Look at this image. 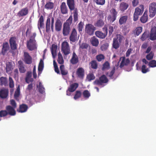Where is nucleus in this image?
<instances>
[{
    "label": "nucleus",
    "instance_id": "nucleus-20",
    "mask_svg": "<svg viewBox=\"0 0 156 156\" xmlns=\"http://www.w3.org/2000/svg\"><path fill=\"white\" fill-rule=\"evenodd\" d=\"M90 41L92 45L95 47L98 46L99 43L98 39L94 37H93L91 38Z\"/></svg>",
    "mask_w": 156,
    "mask_h": 156
},
{
    "label": "nucleus",
    "instance_id": "nucleus-31",
    "mask_svg": "<svg viewBox=\"0 0 156 156\" xmlns=\"http://www.w3.org/2000/svg\"><path fill=\"white\" fill-rule=\"evenodd\" d=\"M44 25V18L42 16H41L39 19L38 23V28L39 30Z\"/></svg>",
    "mask_w": 156,
    "mask_h": 156
},
{
    "label": "nucleus",
    "instance_id": "nucleus-9",
    "mask_svg": "<svg viewBox=\"0 0 156 156\" xmlns=\"http://www.w3.org/2000/svg\"><path fill=\"white\" fill-rule=\"evenodd\" d=\"M23 56L24 59L23 60L26 63L29 64L32 63V58L28 53L24 52Z\"/></svg>",
    "mask_w": 156,
    "mask_h": 156
},
{
    "label": "nucleus",
    "instance_id": "nucleus-36",
    "mask_svg": "<svg viewBox=\"0 0 156 156\" xmlns=\"http://www.w3.org/2000/svg\"><path fill=\"white\" fill-rule=\"evenodd\" d=\"M37 87L38 88V90L41 93H43L44 92V89L41 82H40L39 83V85H37Z\"/></svg>",
    "mask_w": 156,
    "mask_h": 156
},
{
    "label": "nucleus",
    "instance_id": "nucleus-56",
    "mask_svg": "<svg viewBox=\"0 0 156 156\" xmlns=\"http://www.w3.org/2000/svg\"><path fill=\"white\" fill-rule=\"evenodd\" d=\"M115 67H114L110 73H107V76L110 77L112 79V76L115 72Z\"/></svg>",
    "mask_w": 156,
    "mask_h": 156
},
{
    "label": "nucleus",
    "instance_id": "nucleus-34",
    "mask_svg": "<svg viewBox=\"0 0 156 156\" xmlns=\"http://www.w3.org/2000/svg\"><path fill=\"white\" fill-rule=\"evenodd\" d=\"M44 62L41 59L38 67V70L39 71V75L41 73L44 68Z\"/></svg>",
    "mask_w": 156,
    "mask_h": 156
},
{
    "label": "nucleus",
    "instance_id": "nucleus-21",
    "mask_svg": "<svg viewBox=\"0 0 156 156\" xmlns=\"http://www.w3.org/2000/svg\"><path fill=\"white\" fill-rule=\"evenodd\" d=\"M18 65L20 72L22 73H24L26 70L25 69L24 65L23 62L20 61H19L18 62Z\"/></svg>",
    "mask_w": 156,
    "mask_h": 156
},
{
    "label": "nucleus",
    "instance_id": "nucleus-30",
    "mask_svg": "<svg viewBox=\"0 0 156 156\" xmlns=\"http://www.w3.org/2000/svg\"><path fill=\"white\" fill-rule=\"evenodd\" d=\"M78 62V59L76 53L73 52L72 58L71 59V62L73 64H75Z\"/></svg>",
    "mask_w": 156,
    "mask_h": 156
},
{
    "label": "nucleus",
    "instance_id": "nucleus-3",
    "mask_svg": "<svg viewBox=\"0 0 156 156\" xmlns=\"http://www.w3.org/2000/svg\"><path fill=\"white\" fill-rule=\"evenodd\" d=\"M108 81V80L106 76L103 75L102 76L99 78V80H96L95 81L94 83L95 85L98 86H102L103 87L104 85H103V83H107Z\"/></svg>",
    "mask_w": 156,
    "mask_h": 156
},
{
    "label": "nucleus",
    "instance_id": "nucleus-48",
    "mask_svg": "<svg viewBox=\"0 0 156 156\" xmlns=\"http://www.w3.org/2000/svg\"><path fill=\"white\" fill-rule=\"evenodd\" d=\"M53 4L51 2L47 3L45 5V8L48 9H51L53 8Z\"/></svg>",
    "mask_w": 156,
    "mask_h": 156
},
{
    "label": "nucleus",
    "instance_id": "nucleus-42",
    "mask_svg": "<svg viewBox=\"0 0 156 156\" xmlns=\"http://www.w3.org/2000/svg\"><path fill=\"white\" fill-rule=\"evenodd\" d=\"M113 48L115 49L118 48L119 47V45L118 43L117 39H114L113 40Z\"/></svg>",
    "mask_w": 156,
    "mask_h": 156
},
{
    "label": "nucleus",
    "instance_id": "nucleus-59",
    "mask_svg": "<svg viewBox=\"0 0 156 156\" xmlns=\"http://www.w3.org/2000/svg\"><path fill=\"white\" fill-rule=\"evenodd\" d=\"M96 58L98 61L100 62L104 58V56L102 54H100L97 56Z\"/></svg>",
    "mask_w": 156,
    "mask_h": 156
},
{
    "label": "nucleus",
    "instance_id": "nucleus-52",
    "mask_svg": "<svg viewBox=\"0 0 156 156\" xmlns=\"http://www.w3.org/2000/svg\"><path fill=\"white\" fill-rule=\"evenodd\" d=\"M109 67V63L106 62L103 64L102 69L103 70H104L108 69Z\"/></svg>",
    "mask_w": 156,
    "mask_h": 156
},
{
    "label": "nucleus",
    "instance_id": "nucleus-60",
    "mask_svg": "<svg viewBox=\"0 0 156 156\" xmlns=\"http://www.w3.org/2000/svg\"><path fill=\"white\" fill-rule=\"evenodd\" d=\"M154 53L152 52H151L149 54L146 56L147 58L149 60L153 58L154 56Z\"/></svg>",
    "mask_w": 156,
    "mask_h": 156
},
{
    "label": "nucleus",
    "instance_id": "nucleus-10",
    "mask_svg": "<svg viewBox=\"0 0 156 156\" xmlns=\"http://www.w3.org/2000/svg\"><path fill=\"white\" fill-rule=\"evenodd\" d=\"M150 39L152 41L156 40V27H154L151 29Z\"/></svg>",
    "mask_w": 156,
    "mask_h": 156
},
{
    "label": "nucleus",
    "instance_id": "nucleus-23",
    "mask_svg": "<svg viewBox=\"0 0 156 156\" xmlns=\"http://www.w3.org/2000/svg\"><path fill=\"white\" fill-rule=\"evenodd\" d=\"M148 20L147 11H146L144 12L143 16L140 18V21L142 23H146Z\"/></svg>",
    "mask_w": 156,
    "mask_h": 156
},
{
    "label": "nucleus",
    "instance_id": "nucleus-33",
    "mask_svg": "<svg viewBox=\"0 0 156 156\" xmlns=\"http://www.w3.org/2000/svg\"><path fill=\"white\" fill-rule=\"evenodd\" d=\"M46 25V31L48 32L50 30L51 27V19L50 16L48 17L47 18Z\"/></svg>",
    "mask_w": 156,
    "mask_h": 156
},
{
    "label": "nucleus",
    "instance_id": "nucleus-43",
    "mask_svg": "<svg viewBox=\"0 0 156 156\" xmlns=\"http://www.w3.org/2000/svg\"><path fill=\"white\" fill-rule=\"evenodd\" d=\"M142 30V27H137L135 30L134 33L136 35L138 36L140 34Z\"/></svg>",
    "mask_w": 156,
    "mask_h": 156
},
{
    "label": "nucleus",
    "instance_id": "nucleus-39",
    "mask_svg": "<svg viewBox=\"0 0 156 156\" xmlns=\"http://www.w3.org/2000/svg\"><path fill=\"white\" fill-rule=\"evenodd\" d=\"M72 16H69V18L67 20L66 22L63 25L70 27V26L72 23Z\"/></svg>",
    "mask_w": 156,
    "mask_h": 156
},
{
    "label": "nucleus",
    "instance_id": "nucleus-54",
    "mask_svg": "<svg viewBox=\"0 0 156 156\" xmlns=\"http://www.w3.org/2000/svg\"><path fill=\"white\" fill-rule=\"evenodd\" d=\"M111 13L112 14V15L113 16L114 19L115 18H116L117 12L115 9H112L111 10Z\"/></svg>",
    "mask_w": 156,
    "mask_h": 156
},
{
    "label": "nucleus",
    "instance_id": "nucleus-40",
    "mask_svg": "<svg viewBox=\"0 0 156 156\" xmlns=\"http://www.w3.org/2000/svg\"><path fill=\"white\" fill-rule=\"evenodd\" d=\"M0 80L1 85L6 86L7 85V80L5 77H2L0 78Z\"/></svg>",
    "mask_w": 156,
    "mask_h": 156
},
{
    "label": "nucleus",
    "instance_id": "nucleus-18",
    "mask_svg": "<svg viewBox=\"0 0 156 156\" xmlns=\"http://www.w3.org/2000/svg\"><path fill=\"white\" fill-rule=\"evenodd\" d=\"M70 30V26L63 25V34L64 36H67L69 34Z\"/></svg>",
    "mask_w": 156,
    "mask_h": 156
},
{
    "label": "nucleus",
    "instance_id": "nucleus-62",
    "mask_svg": "<svg viewBox=\"0 0 156 156\" xmlns=\"http://www.w3.org/2000/svg\"><path fill=\"white\" fill-rule=\"evenodd\" d=\"M147 35L148 34H147V33L146 32H144L143 34L141 37V40L143 41L145 40L146 39V38L147 37Z\"/></svg>",
    "mask_w": 156,
    "mask_h": 156
},
{
    "label": "nucleus",
    "instance_id": "nucleus-41",
    "mask_svg": "<svg viewBox=\"0 0 156 156\" xmlns=\"http://www.w3.org/2000/svg\"><path fill=\"white\" fill-rule=\"evenodd\" d=\"M58 63L60 64H62L63 63L64 60L63 59L62 56L61 54L59 52L58 55Z\"/></svg>",
    "mask_w": 156,
    "mask_h": 156
},
{
    "label": "nucleus",
    "instance_id": "nucleus-38",
    "mask_svg": "<svg viewBox=\"0 0 156 156\" xmlns=\"http://www.w3.org/2000/svg\"><path fill=\"white\" fill-rule=\"evenodd\" d=\"M83 94L84 98L86 99L89 98L90 96V93L87 90H85L83 93Z\"/></svg>",
    "mask_w": 156,
    "mask_h": 156
},
{
    "label": "nucleus",
    "instance_id": "nucleus-35",
    "mask_svg": "<svg viewBox=\"0 0 156 156\" xmlns=\"http://www.w3.org/2000/svg\"><path fill=\"white\" fill-rule=\"evenodd\" d=\"M95 35L98 37L101 38H104L106 37V34L103 33L100 31H97L95 32Z\"/></svg>",
    "mask_w": 156,
    "mask_h": 156
},
{
    "label": "nucleus",
    "instance_id": "nucleus-61",
    "mask_svg": "<svg viewBox=\"0 0 156 156\" xmlns=\"http://www.w3.org/2000/svg\"><path fill=\"white\" fill-rule=\"evenodd\" d=\"M116 18H115L114 19H113V16L112 15H109L108 16L107 19L108 20L110 23H112L114 22L116 19Z\"/></svg>",
    "mask_w": 156,
    "mask_h": 156
},
{
    "label": "nucleus",
    "instance_id": "nucleus-64",
    "mask_svg": "<svg viewBox=\"0 0 156 156\" xmlns=\"http://www.w3.org/2000/svg\"><path fill=\"white\" fill-rule=\"evenodd\" d=\"M9 87L11 88H13L14 87V82L12 79L10 77H9Z\"/></svg>",
    "mask_w": 156,
    "mask_h": 156
},
{
    "label": "nucleus",
    "instance_id": "nucleus-57",
    "mask_svg": "<svg viewBox=\"0 0 156 156\" xmlns=\"http://www.w3.org/2000/svg\"><path fill=\"white\" fill-rule=\"evenodd\" d=\"M104 24V22L101 20H98L96 23L95 25L98 27H101Z\"/></svg>",
    "mask_w": 156,
    "mask_h": 156
},
{
    "label": "nucleus",
    "instance_id": "nucleus-63",
    "mask_svg": "<svg viewBox=\"0 0 156 156\" xmlns=\"http://www.w3.org/2000/svg\"><path fill=\"white\" fill-rule=\"evenodd\" d=\"M7 114V112L5 110H2L0 112V116L1 117L5 116Z\"/></svg>",
    "mask_w": 156,
    "mask_h": 156
},
{
    "label": "nucleus",
    "instance_id": "nucleus-46",
    "mask_svg": "<svg viewBox=\"0 0 156 156\" xmlns=\"http://www.w3.org/2000/svg\"><path fill=\"white\" fill-rule=\"evenodd\" d=\"M148 65L151 67H156V61L152 60L150 61L148 63Z\"/></svg>",
    "mask_w": 156,
    "mask_h": 156
},
{
    "label": "nucleus",
    "instance_id": "nucleus-45",
    "mask_svg": "<svg viewBox=\"0 0 156 156\" xmlns=\"http://www.w3.org/2000/svg\"><path fill=\"white\" fill-rule=\"evenodd\" d=\"M60 69L61 73L62 75H66L67 73V71L64 69V66L63 65H61L60 66Z\"/></svg>",
    "mask_w": 156,
    "mask_h": 156
},
{
    "label": "nucleus",
    "instance_id": "nucleus-14",
    "mask_svg": "<svg viewBox=\"0 0 156 156\" xmlns=\"http://www.w3.org/2000/svg\"><path fill=\"white\" fill-rule=\"evenodd\" d=\"M67 3L71 11L76 9L75 7L74 0H67Z\"/></svg>",
    "mask_w": 156,
    "mask_h": 156
},
{
    "label": "nucleus",
    "instance_id": "nucleus-53",
    "mask_svg": "<svg viewBox=\"0 0 156 156\" xmlns=\"http://www.w3.org/2000/svg\"><path fill=\"white\" fill-rule=\"evenodd\" d=\"M83 25V23L82 22H80L78 25V30L80 33L82 31Z\"/></svg>",
    "mask_w": 156,
    "mask_h": 156
},
{
    "label": "nucleus",
    "instance_id": "nucleus-8",
    "mask_svg": "<svg viewBox=\"0 0 156 156\" xmlns=\"http://www.w3.org/2000/svg\"><path fill=\"white\" fill-rule=\"evenodd\" d=\"M78 39L77 37V33L75 29H73L69 37L70 41L74 42Z\"/></svg>",
    "mask_w": 156,
    "mask_h": 156
},
{
    "label": "nucleus",
    "instance_id": "nucleus-28",
    "mask_svg": "<svg viewBox=\"0 0 156 156\" xmlns=\"http://www.w3.org/2000/svg\"><path fill=\"white\" fill-rule=\"evenodd\" d=\"M28 108L27 106L25 105H22L20 106L19 109L18 111L20 112L23 113L26 112Z\"/></svg>",
    "mask_w": 156,
    "mask_h": 156
},
{
    "label": "nucleus",
    "instance_id": "nucleus-2",
    "mask_svg": "<svg viewBox=\"0 0 156 156\" xmlns=\"http://www.w3.org/2000/svg\"><path fill=\"white\" fill-rule=\"evenodd\" d=\"M61 50L62 52L65 55H67L70 53V48L68 43L66 41H64L61 45Z\"/></svg>",
    "mask_w": 156,
    "mask_h": 156
},
{
    "label": "nucleus",
    "instance_id": "nucleus-32",
    "mask_svg": "<svg viewBox=\"0 0 156 156\" xmlns=\"http://www.w3.org/2000/svg\"><path fill=\"white\" fill-rule=\"evenodd\" d=\"M84 69L82 68H79L77 71V74L78 77L82 78L84 75Z\"/></svg>",
    "mask_w": 156,
    "mask_h": 156
},
{
    "label": "nucleus",
    "instance_id": "nucleus-5",
    "mask_svg": "<svg viewBox=\"0 0 156 156\" xmlns=\"http://www.w3.org/2000/svg\"><path fill=\"white\" fill-rule=\"evenodd\" d=\"M149 16L152 17L156 13V4L155 3H151L149 5Z\"/></svg>",
    "mask_w": 156,
    "mask_h": 156
},
{
    "label": "nucleus",
    "instance_id": "nucleus-17",
    "mask_svg": "<svg viewBox=\"0 0 156 156\" xmlns=\"http://www.w3.org/2000/svg\"><path fill=\"white\" fill-rule=\"evenodd\" d=\"M144 10L143 5H141L140 6V8L137 7L136 8L134 13L138 15H140L143 13Z\"/></svg>",
    "mask_w": 156,
    "mask_h": 156
},
{
    "label": "nucleus",
    "instance_id": "nucleus-4",
    "mask_svg": "<svg viewBox=\"0 0 156 156\" xmlns=\"http://www.w3.org/2000/svg\"><path fill=\"white\" fill-rule=\"evenodd\" d=\"M95 30V28L91 24H88L86 25L85 32L89 35H93Z\"/></svg>",
    "mask_w": 156,
    "mask_h": 156
},
{
    "label": "nucleus",
    "instance_id": "nucleus-12",
    "mask_svg": "<svg viewBox=\"0 0 156 156\" xmlns=\"http://www.w3.org/2000/svg\"><path fill=\"white\" fill-rule=\"evenodd\" d=\"M16 38L13 37L9 40V43L11 48L12 49L15 50L16 48Z\"/></svg>",
    "mask_w": 156,
    "mask_h": 156
},
{
    "label": "nucleus",
    "instance_id": "nucleus-6",
    "mask_svg": "<svg viewBox=\"0 0 156 156\" xmlns=\"http://www.w3.org/2000/svg\"><path fill=\"white\" fill-rule=\"evenodd\" d=\"M78 84L76 83L71 84L66 91V95L68 96L70 95L71 93L74 92L78 87Z\"/></svg>",
    "mask_w": 156,
    "mask_h": 156
},
{
    "label": "nucleus",
    "instance_id": "nucleus-50",
    "mask_svg": "<svg viewBox=\"0 0 156 156\" xmlns=\"http://www.w3.org/2000/svg\"><path fill=\"white\" fill-rule=\"evenodd\" d=\"M94 1L97 4L100 5H104L105 3V0H94Z\"/></svg>",
    "mask_w": 156,
    "mask_h": 156
},
{
    "label": "nucleus",
    "instance_id": "nucleus-15",
    "mask_svg": "<svg viewBox=\"0 0 156 156\" xmlns=\"http://www.w3.org/2000/svg\"><path fill=\"white\" fill-rule=\"evenodd\" d=\"M60 10L62 14H66L67 13L68 10L65 2L62 3L60 6Z\"/></svg>",
    "mask_w": 156,
    "mask_h": 156
},
{
    "label": "nucleus",
    "instance_id": "nucleus-55",
    "mask_svg": "<svg viewBox=\"0 0 156 156\" xmlns=\"http://www.w3.org/2000/svg\"><path fill=\"white\" fill-rule=\"evenodd\" d=\"M53 65L54 66L55 68V72L59 74V69L58 67L57 66V64L55 62V60H54L53 61Z\"/></svg>",
    "mask_w": 156,
    "mask_h": 156
},
{
    "label": "nucleus",
    "instance_id": "nucleus-27",
    "mask_svg": "<svg viewBox=\"0 0 156 156\" xmlns=\"http://www.w3.org/2000/svg\"><path fill=\"white\" fill-rule=\"evenodd\" d=\"M31 72H28L27 73L26 81L27 83H29L30 82H31L33 81V79L31 78Z\"/></svg>",
    "mask_w": 156,
    "mask_h": 156
},
{
    "label": "nucleus",
    "instance_id": "nucleus-29",
    "mask_svg": "<svg viewBox=\"0 0 156 156\" xmlns=\"http://www.w3.org/2000/svg\"><path fill=\"white\" fill-rule=\"evenodd\" d=\"M57 46L55 44H53L51 49V54L53 58H55L56 55V52Z\"/></svg>",
    "mask_w": 156,
    "mask_h": 156
},
{
    "label": "nucleus",
    "instance_id": "nucleus-44",
    "mask_svg": "<svg viewBox=\"0 0 156 156\" xmlns=\"http://www.w3.org/2000/svg\"><path fill=\"white\" fill-rule=\"evenodd\" d=\"M73 18L74 21H76L78 19V12L76 9H73Z\"/></svg>",
    "mask_w": 156,
    "mask_h": 156
},
{
    "label": "nucleus",
    "instance_id": "nucleus-26",
    "mask_svg": "<svg viewBox=\"0 0 156 156\" xmlns=\"http://www.w3.org/2000/svg\"><path fill=\"white\" fill-rule=\"evenodd\" d=\"M62 24L61 21L59 20H57L55 23V29L56 30L58 31H60L61 29Z\"/></svg>",
    "mask_w": 156,
    "mask_h": 156
},
{
    "label": "nucleus",
    "instance_id": "nucleus-11",
    "mask_svg": "<svg viewBox=\"0 0 156 156\" xmlns=\"http://www.w3.org/2000/svg\"><path fill=\"white\" fill-rule=\"evenodd\" d=\"M121 63L120 67L121 68L122 67L124 66L127 65L130 62L129 59H126L125 57H122L120 58Z\"/></svg>",
    "mask_w": 156,
    "mask_h": 156
},
{
    "label": "nucleus",
    "instance_id": "nucleus-37",
    "mask_svg": "<svg viewBox=\"0 0 156 156\" xmlns=\"http://www.w3.org/2000/svg\"><path fill=\"white\" fill-rule=\"evenodd\" d=\"M20 94V86H18L14 94V98L17 100H18V98Z\"/></svg>",
    "mask_w": 156,
    "mask_h": 156
},
{
    "label": "nucleus",
    "instance_id": "nucleus-1",
    "mask_svg": "<svg viewBox=\"0 0 156 156\" xmlns=\"http://www.w3.org/2000/svg\"><path fill=\"white\" fill-rule=\"evenodd\" d=\"M27 37H30V39L27 41V47L28 49L31 51L36 49L37 45L35 38L36 35V33H31V28H28L26 32Z\"/></svg>",
    "mask_w": 156,
    "mask_h": 156
},
{
    "label": "nucleus",
    "instance_id": "nucleus-58",
    "mask_svg": "<svg viewBox=\"0 0 156 156\" xmlns=\"http://www.w3.org/2000/svg\"><path fill=\"white\" fill-rule=\"evenodd\" d=\"M91 66L92 68L94 69H96L97 67V65L96 62L95 61H92L91 63Z\"/></svg>",
    "mask_w": 156,
    "mask_h": 156
},
{
    "label": "nucleus",
    "instance_id": "nucleus-25",
    "mask_svg": "<svg viewBox=\"0 0 156 156\" xmlns=\"http://www.w3.org/2000/svg\"><path fill=\"white\" fill-rule=\"evenodd\" d=\"M28 13V9L26 8L22 9L18 13V15L20 16H23L27 15Z\"/></svg>",
    "mask_w": 156,
    "mask_h": 156
},
{
    "label": "nucleus",
    "instance_id": "nucleus-47",
    "mask_svg": "<svg viewBox=\"0 0 156 156\" xmlns=\"http://www.w3.org/2000/svg\"><path fill=\"white\" fill-rule=\"evenodd\" d=\"M141 70L142 72L144 73H146L149 71V69L146 68V66L144 65H143L142 66Z\"/></svg>",
    "mask_w": 156,
    "mask_h": 156
},
{
    "label": "nucleus",
    "instance_id": "nucleus-19",
    "mask_svg": "<svg viewBox=\"0 0 156 156\" xmlns=\"http://www.w3.org/2000/svg\"><path fill=\"white\" fill-rule=\"evenodd\" d=\"M128 7L129 5L128 3L124 2H122L120 5L119 9L121 11L124 12L128 8Z\"/></svg>",
    "mask_w": 156,
    "mask_h": 156
},
{
    "label": "nucleus",
    "instance_id": "nucleus-16",
    "mask_svg": "<svg viewBox=\"0 0 156 156\" xmlns=\"http://www.w3.org/2000/svg\"><path fill=\"white\" fill-rule=\"evenodd\" d=\"M6 109L7 113L11 115H14L16 114V111L15 108L10 106H8L6 107Z\"/></svg>",
    "mask_w": 156,
    "mask_h": 156
},
{
    "label": "nucleus",
    "instance_id": "nucleus-22",
    "mask_svg": "<svg viewBox=\"0 0 156 156\" xmlns=\"http://www.w3.org/2000/svg\"><path fill=\"white\" fill-rule=\"evenodd\" d=\"M9 46L8 43L7 42L4 43L3 45V48L2 49V53L4 55L6 52L9 50Z\"/></svg>",
    "mask_w": 156,
    "mask_h": 156
},
{
    "label": "nucleus",
    "instance_id": "nucleus-7",
    "mask_svg": "<svg viewBox=\"0 0 156 156\" xmlns=\"http://www.w3.org/2000/svg\"><path fill=\"white\" fill-rule=\"evenodd\" d=\"M9 91L8 89L2 88L0 90V97L2 98L5 99L8 96Z\"/></svg>",
    "mask_w": 156,
    "mask_h": 156
},
{
    "label": "nucleus",
    "instance_id": "nucleus-49",
    "mask_svg": "<svg viewBox=\"0 0 156 156\" xmlns=\"http://www.w3.org/2000/svg\"><path fill=\"white\" fill-rule=\"evenodd\" d=\"M81 93L79 91H77L76 92V94L74 97V99L75 100H76L77 99L80 98L81 96Z\"/></svg>",
    "mask_w": 156,
    "mask_h": 156
},
{
    "label": "nucleus",
    "instance_id": "nucleus-51",
    "mask_svg": "<svg viewBox=\"0 0 156 156\" xmlns=\"http://www.w3.org/2000/svg\"><path fill=\"white\" fill-rule=\"evenodd\" d=\"M95 78V76L92 73L89 74L87 76V79L88 81L94 80Z\"/></svg>",
    "mask_w": 156,
    "mask_h": 156
},
{
    "label": "nucleus",
    "instance_id": "nucleus-24",
    "mask_svg": "<svg viewBox=\"0 0 156 156\" xmlns=\"http://www.w3.org/2000/svg\"><path fill=\"white\" fill-rule=\"evenodd\" d=\"M128 19L127 16H122L119 20V23L120 25H122L126 23Z\"/></svg>",
    "mask_w": 156,
    "mask_h": 156
},
{
    "label": "nucleus",
    "instance_id": "nucleus-13",
    "mask_svg": "<svg viewBox=\"0 0 156 156\" xmlns=\"http://www.w3.org/2000/svg\"><path fill=\"white\" fill-rule=\"evenodd\" d=\"M13 69V67L12 62H9L6 63L5 69L7 73H10Z\"/></svg>",
    "mask_w": 156,
    "mask_h": 156
}]
</instances>
